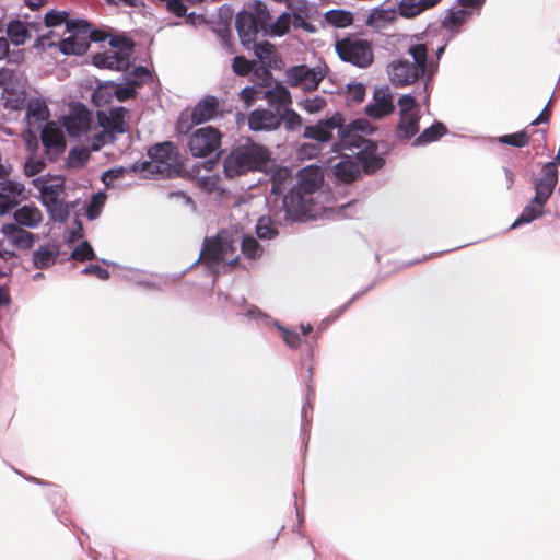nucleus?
<instances>
[{"mask_svg":"<svg viewBox=\"0 0 560 560\" xmlns=\"http://www.w3.org/2000/svg\"><path fill=\"white\" fill-rule=\"evenodd\" d=\"M256 234L259 238L270 240L278 234L270 218L261 217L256 225Z\"/></svg>","mask_w":560,"mask_h":560,"instance_id":"obj_39","label":"nucleus"},{"mask_svg":"<svg viewBox=\"0 0 560 560\" xmlns=\"http://www.w3.org/2000/svg\"><path fill=\"white\" fill-rule=\"evenodd\" d=\"M290 24H292V16L288 12H284L276 20L275 23H270L268 27L273 35L283 36L289 32Z\"/></svg>","mask_w":560,"mask_h":560,"instance_id":"obj_42","label":"nucleus"},{"mask_svg":"<svg viewBox=\"0 0 560 560\" xmlns=\"http://www.w3.org/2000/svg\"><path fill=\"white\" fill-rule=\"evenodd\" d=\"M242 253L250 259H255L260 257L262 254V248L258 241H256L253 236H245L241 244Z\"/></svg>","mask_w":560,"mask_h":560,"instance_id":"obj_41","label":"nucleus"},{"mask_svg":"<svg viewBox=\"0 0 560 560\" xmlns=\"http://www.w3.org/2000/svg\"><path fill=\"white\" fill-rule=\"evenodd\" d=\"M376 149L375 143L369 142L366 147L358 153V159L362 163L364 172L368 174L376 172L385 163V160L375 153Z\"/></svg>","mask_w":560,"mask_h":560,"instance_id":"obj_25","label":"nucleus"},{"mask_svg":"<svg viewBox=\"0 0 560 560\" xmlns=\"http://www.w3.org/2000/svg\"><path fill=\"white\" fill-rule=\"evenodd\" d=\"M7 34L10 40L19 46L23 45L28 38V31L20 20L11 21L7 26Z\"/></svg>","mask_w":560,"mask_h":560,"instance_id":"obj_32","label":"nucleus"},{"mask_svg":"<svg viewBox=\"0 0 560 560\" xmlns=\"http://www.w3.org/2000/svg\"><path fill=\"white\" fill-rule=\"evenodd\" d=\"M325 20L332 26L347 27L353 23V15L343 10H330L325 14Z\"/></svg>","mask_w":560,"mask_h":560,"instance_id":"obj_36","label":"nucleus"},{"mask_svg":"<svg viewBox=\"0 0 560 560\" xmlns=\"http://www.w3.org/2000/svg\"><path fill=\"white\" fill-rule=\"evenodd\" d=\"M247 12L255 19V22L261 27L262 31L268 28L270 25L271 15L264 2L255 1L250 8V11Z\"/></svg>","mask_w":560,"mask_h":560,"instance_id":"obj_34","label":"nucleus"},{"mask_svg":"<svg viewBox=\"0 0 560 560\" xmlns=\"http://www.w3.org/2000/svg\"><path fill=\"white\" fill-rule=\"evenodd\" d=\"M235 252L236 245L231 234L221 230L214 236L205 237L198 261L209 269L220 262L234 267L238 264V256H233Z\"/></svg>","mask_w":560,"mask_h":560,"instance_id":"obj_5","label":"nucleus"},{"mask_svg":"<svg viewBox=\"0 0 560 560\" xmlns=\"http://www.w3.org/2000/svg\"><path fill=\"white\" fill-rule=\"evenodd\" d=\"M110 45L117 48H131L132 43L124 36H116L110 39Z\"/></svg>","mask_w":560,"mask_h":560,"instance_id":"obj_62","label":"nucleus"},{"mask_svg":"<svg viewBox=\"0 0 560 560\" xmlns=\"http://www.w3.org/2000/svg\"><path fill=\"white\" fill-rule=\"evenodd\" d=\"M338 129L341 141L347 144H355L352 141H348L351 137L352 131L362 130L360 121H353L352 124L345 126V118L341 114L336 113L330 118L319 120L316 125H308L304 129V138L313 139L318 142H328L332 138V130Z\"/></svg>","mask_w":560,"mask_h":560,"instance_id":"obj_6","label":"nucleus"},{"mask_svg":"<svg viewBox=\"0 0 560 560\" xmlns=\"http://www.w3.org/2000/svg\"><path fill=\"white\" fill-rule=\"evenodd\" d=\"M255 61H249L243 56H236L233 59L232 68L237 75H247L254 68Z\"/></svg>","mask_w":560,"mask_h":560,"instance_id":"obj_46","label":"nucleus"},{"mask_svg":"<svg viewBox=\"0 0 560 560\" xmlns=\"http://www.w3.org/2000/svg\"><path fill=\"white\" fill-rule=\"evenodd\" d=\"M334 174L342 183L355 182L361 175L360 166L351 160H341L334 166Z\"/></svg>","mask_w":560,"mask_h":560,"instance_id":"obj_27","label":"nucleus"},{"mask_svg":"<svg viewBox=\"0 0 560 560\" xmlns=\"http://www.w3.org/2000/svg\"><path fill=\"white\" fill-rule=\"evenodd\" d=\"M71 258L78 261L92 260L95 253L88 241L81 242L71 253Z\"/></svg>","mask_w":560,"mask_h":560,"instance_id":"obj_43","label":"nucleus"},{"mask_svg":"<svg viewBox=\"0 0 560 560\" xmlns=\"http://www.w3.org/2000/svg\"><path fill=\"white\" fill-rule=\"evenodd\" d=\"M2 233L20 249H30L35 242V235L15 223H7L2 226Z\"/></svg>","mask_w":560,"mask_h":560,"instance_id":"obj_22","label":"nucleus"},{"mask_svg":"<svg viewBox=\"0 0 560 560\" xmlns=\"http://www.w3.org/2000/svg\"><path fill=\"white\" fill-rule=\"evenodd\" d=\"M40 140L47 153L55 150L57 154H60L67 145L62 130L52 121L47 122L42 129Z\"/></svg>","mask_w":560,"mask_h":560,"instance_id":"obj_20","label":"nucleus"},{"mask_svg":"<svg viewBox=\"0 0 560 560\" xmlns=\"http://www.w3.org/2000/svg\"><path fill=\"white\" fill-rule=\"evenodd\" d=\"M148 156L149 161L137 163L133 170L162 178L176 177L183 170L178 148L173 142L165 141L150 147Z\"/></svg>","mask_w":560,"mask_h":560,"instance_id":"obj_2","label":"nucleus"},{"mask_svg":"<svg viewBox=\"0 0 560 560\" xmlns=\"http://www.w3.org/2000/svg\"><path fill=\"white\" fill-rule=\"evenodd\" d=\"M88 36H89V42L90 43L91 42L98 43V42L105 40L106 37H107V34L104 31H102V30H92L90 27Z\"/></svg>","mask_w":560,"mask_h":560,"instance_id":"obj_61","label":"nucleus"},{"mask_svg":"<svg viewBox=\"0 0 560 560\" xmlns=\"http://www.w3.org/2000/svg\"><path fill=\"white\" fill-rule=\"evenodd\" d=\"M59 255V246L48 244L40 246L33 253V264L37 269H47L55 265Z\"/></svg>","mask_w":560,"mask_h":560,"instance_id":"obj_26","label":"nucleus"},{"mask_svg":"<svg viewBox=\"0 0 560 560\" xmlns=\"http://www.w3.org/2000/svg\"><path fill=\"white\" fill-rule=\"evenodd\" d=\"M542 208L544 205L535 203L534 200L532 199L530 203L523 209L520 217L515 220L512 228H516L525 223H530L535 219L541 217L544 213Z\"/></svg>","mask_w":560,"mask_h":560,"instance_id":"obj_35","label":"nucleus"},{"mask_svg":"<svg viewBox=\"0 0 560 560\" xmlns=\"http://www.w3.org/2000/svg\"><path fill=\"white\" fill-rule=\"evenodd\" d=\"M283 120L282 114L265 108L253 110L248 116V126L254 131L278 129Z\"/></svg>","mask_w":560,"mask_h":560,"instance_id":"obj_16","label":"nucleus"},{"mask_svg":"<svg viewBox=\"0 0 560 560\" xmlns=\"http://www.w3.org/2000/svg\"><path fill=\"white\" fill-rule=\"evenodd\" d=\"M128 110L125 107H114L109 112L97 110L96 118L98 126L109 131V135L117 138L118 135L128 131L129 126L125 120Z\"/></svg>","mask_w":560,"mask_h":560,"instance_id":"obj_13","label":"nucleus"},{"mask_svg":"<svg viewBox=\"0 0 560 560\" xmlns=\"http://www.w3.org/2000/svg\"><path fill=\"white\" fill-rule=\"evenodd\" d=\"M92 27L86 21H71L67 23V31L70 36L60 42V50L66 55H83L90 47L89 28Z\"/></svg>","mask_w":560,"mask_h":560,"instance_id":"obj_9","label":"nucleus"},{"mask_svg":"<svg viewBox=\"0 0 560 560\" xmlns=\"http://www.w3.org/2000/svg\"><path fill=\"white\" fill-rule=\"evenodd\" d=\"M398 106L399 115L420 113V107L416 98L410 94H406L399 97Z\"/></svg>","mask_w":560,"mask_h":560,"instance_id":"obj_45","label":"nucleus"},{"mask_svg":"<svg viewBox=\"0 0 560 560\" xmlns=\"http://www.w3.org/2000/svg\"><path fill=\"white\" fill-rule=\"evenodd\" d=\"M348 97L352 102L361 103L365 97V86L362 83L349 85Z\"/></svg>","mask_w":560,"mask_h":560,"instance_id":"obj_54","label":"nucleus"},{"mask_svg":"<svg viewBox=\"0 0 560 560\" xmlns=\"http://www.w3.org/2000/svg\"><path fill=\"white\" fill-rule=\"evenodd\" d=\"M420 113L399 115L395 136L399 140H411L420 130Z\"/></svg>","mask_w":560,"mask_h":560,"instance_id":"obj_24","label":"nucleus"},{"mask_svg":"<svg viewBox=\"0 0 560 560\" xmlns=\"http://www.w3.org/2000/svg\"><path fill=\"white\" fill-rule=\"evenodd\" d=\"M166 8L170 12L174 13L179 18L184 16L187 12V8L182 0H167Z\"/></svg>","mask_w":560,"mask_h":560,"instance_id":"obj_59","label":"nucleus"},{"mask_svg":"<svg viewBox=\"0 0 560 560\" xmlns=\"http://www.w3.org/2000/svg\"><path fill=\"white\" fill-rule=\"evenodd\" d=\"M82 273L86 276H94L101 280L109 279V271L100 265H89L82 270Z\"/></svg>","mask_w":560,"mask_h":560,"instance_id":"obj_55","label":"nucleus"},{"mask_svg":"<svg viewBox=\"0 0 560 560\" xmlns=\"http://www.w3.org/2000/svg\"><path fill=\"white\" fill-rule=\"evenodd\" d=\"M336 51L341 60L359 68H368L374 60L372 45L369 40L348 36L336 42Z\"/></svg>","mask_w":560,"mask_h":560,"instance_id":"obj_7","label":"nucleus"},{"mask_svg":"<svg viewBox=\"0 0 560 560\" xmlns=\"http://www.w3.org/2000/svg\"><path fill=\"white\" fill-rule=\"evenodd\" d=\"M11 302L10 293L5 288L0 287V307L9 305Z\"/></svg>","mask_w":560,"mask_h":560,"instance_id":"obj_64","label":"nucleus"},{"mask_svg":"<svg viewBox=\"0 0 560 560\" xmlns=\"http://www.w3.org/2000/svg\"><path fill=\"white\" fill-rule=\"evenodd\" d=\"M40 192V201L52 220L65 222L70 215V206L65 201L66 183L62 176L44 175L33 180Z\"/></svg>","mask_w":560,"mask_h":560,"instance_id":"obj_4","label":"nucleus"},{"mask_svg":"<svg viewBox=\"0 0 560 560\" xmlns=\"http://www.w3.org/2000/svg\"><path fill=\"white\" fill-rule=\"evenodd\" d=\"M529 139L530 135L526 130H521L514 133L503 135L498 138V141L502 144L523 148L529 143Z\"/></svg>","mask_w":560,"mask_h":560,"instance_id":"obj_37","label":"nucleus"},{"mask_svg":"<svg viewBox=\"0 0 560 560\" xmlns=\"http://www.w3.org/2000/svg\"><path fill=\"white\" fill-rule=\"evenodd\" d=\"M552 116V98H550L547 103V105L544 107L541 113L536 117L529 126H538V125H549L550 119Z\"/></svg>","mask_w":560,"mask_h":560,"instance_id":"obj_53","label":"nucleus"},{"mask_svg":"<svg viewBox=\"0 0 560 560\" xmlns=\"http://www.w3.org/2000/svg\"><path fill=\"white\" fill-rule=\"evenodd\" d=\"M105 202V195L97 194L92 197L86 210V215L90 220H94L100 215L101 208Z\"/></svg>","mask_w":560,"mask_h":560,"instance_id":"obj_48","label":"nucleus"},{"mask_svg":"<svg viewBox=\"0 0 560 560\" xmlns=\"http://www.w3.org/2000/svg\"><path fill=\"white\" fill-rule=\"evenodd\" d=\"M115 140V137L110 136L109 131L102 128V130L95 132L92 137H90L88 139V142L92 151H98L105 144L113 143Z\"/></svg>","mask_w":560,"mask_h":560,"instance_id":"obj_40","label":"nucleus"},{"mask_svg":"<svg viewBox=\"0 0 560 560\" xmlns=\"http://www.w3.org/2000/svg\"><path fill=\"white\" fill-rule=\"evenodd\" d=\"M283 341L292 349H298L301 345V337L296 331L282 329Z\"/></svg>","mask_w":560,"mask_h":560,"instance_id":"obj_56","label":"nucleus"},{"mask_svg":"<svg viewBox=\"0 0 560 560\" xmlns=\"http://www.w3.org/2000/svg\"><path fill=\"white\" fill-rule=\"evenodd\" d=\"M220 108L219 100L213 95H206L191 109L180 114L177 121V130L182 133H188L195 125L211 120L217 116Z\"/></svg>","mask_w":560,"mask_h":560,"instance_id":"obj_8","label":"nucleus"},{"mask_svg":"<svg viewBox=\"0 0 560 560\" xmlns=\"http://www.w3.org/2000/svg\"><path fill=\"white\" fill-rule=\"evenodd\" d=\"M287 213L302 220L310 217L314 207V196L294 186L283 198Z\"/></svg>","mask_w":560,"mask_h":560,"instance_id":"obj_12","label":"nucleus"},{"mask_svg":"<svg viewBox=\"0 0 560 560\" xmlns=\"http://www.w3.org/2000/svg\"><path fill=\"white\" fill-rule=\"evenodd\" d=\"M46 167V163L40 158H30L24 164V174L33 177L39 174Z\"/></svg>","mask_w":560,"mask_h":560,"instance_id":"obj_47","label":"nucleus"},{"mask_svg":"<svg viewBox=\"0 0 560 560\" xmlns=\"http://www.w3.org/2000/svg\"><path fill=\"white\" fill-rule=\"evenodd\" d=\"M93 62L100 68L116 70L124 69L128 65V60L124 56H120L118 52L114 51L95 55Z\"/></svg>","mask_w":560,"mask_h":560,"instance_id":"obj_30","label":"nucleus"},{"mask_svg":"<svg viewBox=\"0 0 560 560\" xmlns=\"http://www.w3.org/2000/svg\"><path fill=\"white\" fill-rule=\"evenodd\" d=\"M26 116L28 119H34L36 121L47 120L49 110L46 102L40 98L31 100L27 104Z\"/></svg>","mask_w":560,"mask_h":560,"instance_id":"obj_33","label":"nucleus"},{"mask_svg":"<svg viewBox=\"0 0 560 560\" xmlns=\"http://www.w3.org/2000/svg\"><path fill=\"white\" fill-rule=\"evenodd\" d=\"M267 162V150L248 141L232 148L224 160V174L229 178H234L248 172L260 171Z\"/></svg>","mask_w":560,"mask_h":560,"instance_id":"obj_3","label":"nucleus"},{"mask_svg":"<svg viewBox=\"0 0 560 560\" xmlns=\"http://www.w3.org/2000/svg\"><path fill=\"white\" fill-rule=\"evenodd\" d=\"M115 95L118 101L125 102L129 98L135 97L136 90L131 85L117 86L115 90Z\"/></svg>","mask_w":560,"mask_h":560,"instance_id":"obj_58","label":"nucleus"},{"mask_svg":"<svg viewBox=\"0 0 560 560\" xmlns=\"http://www.w3.org/2000/svg\"><path fill=\"white\" fill-rule=\"evenodd\" d=\"M282 112V121L285 122V127L288 129L294 130L302 125V117L296 112L290 109L289 107H287Z\"/></svg>","mask_w":560,"mask_h":560,"instance_id":"obj_51","label":"nucleus"},{"mask_svg":"<svg viewBox=\"0 0 560 560\" xmlns=\"http://www.w3.org/2000/svg\"><path fill=\"white\" fill-rule=\"evenodd\" d=\"M393 96L388 89H380L374 92L373 103L366 105L368 116L378 119L389 115L394 110Z\"/></svg>","mask_w":560,"mask_h":560,"instance_id":"obj_19","label":"nucleus"},{"mask_svg":"<svg viewBox=\"0 0 560 560\" xmlns=\"http://www.w3.org/2000/svg\"><path fill=\"white\" fill-rule=\"evenodd\" d=\"M324 77L325 73L319 68H310L305 65L294 66L287 70L288 83L306 92L317 90Z\"/></svg>","mask_w":560,"mask_h":560,"instance_id":"obj_11","label":"nucleus"},{"mask_svg":"<svg viewBox=\"0 0 560 560\" xmlns=\"http://www.w3.org/2000/svg\"><path fill=\"white\" fill-rule=\"evenodd\" d=\"M558 180V171L555 162H549L542 167L541 178L535 185V203L546 205L553 192Z\"/></svg>","mask_w":560,"mask_h":560,"instance_id":"obj_14","label":"nucleus"},{"mask_svg":"<svg viewBox=\"0 0 560 560\" xmlns=\"http://www.w3.org/2000/svg\"><path fill=\"white\" fill-rule=\"evenodd\" d=\"M221 138L222 135L217 128L202 127L190 136L188 147L194 156L205 158L220 148Z\"/></svg>","mask_w":560,"mask_h":560,"instance_id":"obj_10","label":"nucleus"},{"mask_svg":"<svg viewBox=\"0 0 560 560\" xmlns=\"http://www.w3.org/2000/svg\"><path fill=\"white\" fill-rule=\"evenodd\" d=\"M292 25L295 28H303L307 32H313L314 27L301 15V14H293L292 16Z\"/></svg>","mask_w":560,"mask_h":560,"instance_id":"obj_60","label":"nucleus"},{"mask_svg":"<svg viewBox=\"0 0 560 560\" xmlns=\"http://www.w3.org/2000/svg\"><path fill=\"white\" fill-rule=\"evenodd\" d=\"M261 98L266 100L270 107L282 114V110L292 104L290 91L281 83H276L272 88L264 90Z\"/></svg>","mask_w":560,"mask_h":560,"instance_id":"obj_21","label":"nucleus"},{"mask_svg":"<svg viewBox=\"0 0 560 560\" xmlns=\"http://www.w3.org/2000/svg\"><path fill=\"white\" fill-rule=\"evenodd\" d=\"M92 114L85 107H81L63 118V127L72 138L86 135L92 127Z\"/></svg>","mask_w":560,"mask_h":560,"instance_id":"obj_15","label":"nucleus"},{"mask_svg":"<svg viewBox=\"0 0 560 560\" xmlns=\"http://www.w3.org/2000/svg\"><path fill=\"white\" fill-rule=\"evenodd\" d=\"M408 54L413 62L399 59L390 63L388 71L390 81L396 86H406L415 83L419 78L433 75V66L428 62V48L424 44L411 45Z\"/></svg>","mask_w":560,"mask_h":560,"instance_id":"obj_1","label":"nucleus"},{"mask_svg":"<svg viewBox=\"0 0 560 560\" xmlns=\"http://www.w3.org/2000/svg\"><path fill=\"white\" fill-rule=\"evenodd\" d=\"M326 100L319 95H316L312 98H307L303 102L302 104V107L307 112V113H318L320 112L322 109H324V107L326 106Z\"/></svg>","mask_w":560,"mask_h":560,"instance_id":"obj_52","label":"nucleus"},{"mask_svg":"<svg viewBox=\"0 0 560 560\" xmlns=\"http://www.w3.org/2000/svg\"><path fill=\"white\" fill-rule=\"evenodd\" d=\"M23 191L24 185L22 183L8 179L0 182V215L8 213L18 206L19 197Z\"/></svg>","mask_w":560,"mask_h":560,"instance_id":"obj_17","label":"nucleus"},{"mask_svg":"<svg viewBox=\"0 0 560 560\" xmlns=\"http://www.w3.org/2000/svg\"><path fill=\"white\" fill-rule=\"evenodd\" d=\"M262 95L264 90L257 89L255 86H246L240 93V97L245 103L246 107L252 106L253 103Z\"/></svg>","mask_w":560,"mask_h":560,"instance_id":"obj_49","label":"nucleus"},{"mask_svg":"<svg viewBox=\"0 0 560 560\" xmlns=\"http://www.w3.org/2000/svg\"><path fill=\"white\" fill-rule=\"evenodd\" d=\"M68 22V13L66 11H50L45 15V25L47 27L59 26Z\"/></svg>","mask_w":560,"mask_h":560,"instance_id":"obj_50","label":"nucleus"},{"mask_svg":"<svg viewBox=\"0 0 560 560\" xmlns=\"http://www.w3.org/2000/svg\"><path fill=\"white\" fill-rule=\"evenodd\" d=\"M236 30L241 43L248 49L250 48V45L256 42L259 31H262L247 11H243L237 14Z\"/></svg>","mask_w":560,"mask_h":560,"instance_id":"obj_18","label":"nucleus"},{"mask_svg":"<svg viewBox=\"0 0 560 560\" xmlns=\"http://www.w3.org/2000/svg\"><path fill=\"white\" fill-rule=\"evenodd\" d=\"M447 133L446 126L441 121H435L430 127L425 128L417 138H415L413 147H423L440 140Z\"/></svg>","mask_w":560,"mask_h":560,"instance_id":"obj_29","label":"nucleus"},{"mask_svg":"<svg viewBox=\"0 0 560 560\" xmlns=\"http://www.w3.org/2000/svg\"><path fill=\"white\" fill-rule=\"evenodd\" d=\"M125 173L124 167L110 168L103 173L102 180L106 186L113 184L116 179L120 178Z\"/></svg>","mask_w":560,"mask_h":560,"instance_id":"obj_57","label":"nucleus"},{"mask_svg":"<svg viewBox=\"0 0 560 560\" xmlns=\"http://www.w3.org/2000/svg\"><path fill=\"white\" fill-rule=\"evenodd\" d=\"M323 182L324 176L320 168L317 166H307L300 171L299 180L295 186L314 196L322 187Z\"/></svg>","mask_w":560,"mask_h":560,"instance_id":"obj_23","label":"nucleus"},{"mask_svg":"<svg viewBox=\"0 0 560 560\" xmlns=\"http://www.w3.org/2000/svg\"><path fill=\"white\" fill-rule=\"evenodd\" d=\"M424 11L420 0H401L399 3V14L404 18L411 19Z\"/></svg>","mask_w":560,"mask_h":560,"instance_id":"obj_38","label":"nucleus"},{"mask_svg":"<svg viewBox=\"0 0 560 560\" xmlns=\"http://www.w3.org/2000/svg\"><path fill=\"white\" fill-rule=\"evenodd\" d=\"M91 149L89 147L73 148L69 152V160L73 166L84 165L91 156Z\"/></svg>","mask_w":560,"mask_h":560,"instance_id":"obj_44","label":"nucleus"},{"mask_svg":"<svg viewBox=\"0 0 560 560\" xmlns=\"http://www.w3.org/2000/svg\"><path fill=\"white\" fill-rule=\"evenodd\" d=\"M14 220L21 228H35L42 222L43 215L38 208L25 205L14 212Z\"/></svg>","mask_w":560,"mask_h":560,"instance_id":"obj_28","label":"nucleus"},{"mask_svg":"<svg viewBox=\"0 0 560 560\" xmlns=\"http://www.w3.org/2000/svg\"><path fill=\"white\" fill-rule=\"evenodd\" d=\"M13 77H14V72L12 70L5 69V68L1 69L0 70V88L11 83L13 80Z\"/></svg>","mask_w":560,"mask_h":560,"instance_id":"obj_63","label":"nucleus"},{"mask_svg":"<svg viewBox=\"0 0 560 560\" xmlns=\"http://www.w3.org/2000/svg\"><path fill=\"white\" fill-rule=\"evenodd\" d=\"M252 45L256 57L261 61V63L268 67L276 63L277 52L272 44L265 40L261 43H254Z\"/></svg>","mask_w":560,"mask_h":560,"instance_id":"obj_31","label":"nucleus"}]
</instances>
